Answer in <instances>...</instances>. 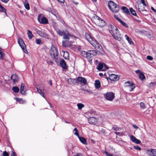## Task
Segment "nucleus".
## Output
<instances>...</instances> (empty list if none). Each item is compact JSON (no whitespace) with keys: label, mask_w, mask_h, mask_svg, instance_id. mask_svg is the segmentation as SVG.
I'll return each mask as SVG.
<instances>
[{"label":"nucleus","mask_w":156,"mask_h":156,"mask_svg":"<svg viewBox=\"0 0 156 156\" xmlns=\"http://www.w3.org/2000/svg\"><path fill=\"white\" fill-rule=\"evenodd\" d=\"M131 84H133V83L129 81H128L125 83L124 86L125 87H129Z\"/></svg>","instance_id":"nucleus-34"},{"label":"nucleus","mask_w":156,"mask_h":156,"mask_svg":"<svg viewBox=\"0 0 156 156\" xmlns=\"http://www.w3.org/2000/svg\"><path fill=\"white\" fill-rule=\"evenodd\" d=\"M64 54L65 55L66 54V55H67V58H68V57L69 53H68V52L67 51H66V52H65Z\"/></svg>","instance_id":"nucleus-62"},{"label":"nucleus","mask_w":156,"mask_h":156,"mask_svg":"<svg viewBox=\"0 0 156 156\" xmlns=\"http://www.w3.org/2000/svg\"><path fill=\"white\" fill-rule=\"evenodd\" d=\"M97 54V51L96 50H89L88 51V55L90 57V59L93 56Z\"/></svg>","instance_id":"nucleus-15"},{"label":"nucleus","mask_w":156,"mask_h":156,"mask_svg":"<svg viewBox=\"0 0 156 156\" xmlns=\"http://www.w3.org/2000/svg\"><path fill=\"white\" fill-rule=\"evenodd\" d=\"M129 10L131 13L132 15L135 16L136 15V14L135 11L132 8H130Z\"/></svg>","instance_id":"nucleus-40"},{"label":"nucleus","mask_w":156,"mask_h":156,"mask_svg":"<svg viewBox=\"0 0 156 156\" xmlns=\"http://www.w3.org/2000/svg\"><path fill=\"white\" fill-rule=\"evenodd\" d=\"M74 134L77 136L78 137L80 136L78 131L75 132L74 133Z\"/></svg>","instance_id":"nucleus-54"},{"label":"nucleus","mask_w":156,"mask_h":156,"mask_svg":"<svg viewBox=\"0 0 156 156\" xmlns=\"http://www.w3.org/2000/svg\"><path fill=\"white\" fill-rule=\"evenodd\" d=\"M135 72L136 74L139 73V74L142 73V72L139 69H138Z\"/></svg>","instance_id":"nucleus-52"},{"label":"nucleus","mask_w":156,"mask_h":156,"mask_svg":"<svg viewBox=\"0 0 156 156\" xmlns=\"http://www.w3.org/2000/svg\"><path fill=\"white\" fill-rule=\"evenodd\" d=\"M37 34L41 37H44L46 38H48L49 36L48 34H46L43 31L38 30L37 29H35Z\"/></svg>","instance_id":"nucleus-9"},{"label":"nucleus","mask_w":156,"mask_h":156,"mask_svg":"<svg viewBox=\"0 0 156 156\" xmlns=\"http://www.w3.org/2000/svg\"><path fill=\"white\" fill-rule=\"evenodd\" d=\"M0 12H3L6 16H7L6 9L3 7L0 4Z\"/></svg>","instance_id":"nucleus-29"},{"label":"nucleus","mask_w":156,"mask_h":156,"mask_svg":"<svg viewBox=\"0 0 156 156\" xmlns=\"http://www.w3.org/2000/svg\"><path fill=\"white\" fill-rule=\"evenodd\" d=\"M105 98L108 100L112 101L114 99V94L112 92L107 93L104 95Z\"/></svg>","instance_id":"nucleus-7"},{"label":"nucleus","mask_w":156,"mask_h":156,"mask_svg":"<svg viewBox=\"0 0 156 156\" xmlns=\"http://www.w3.org/2000/svg\"><path fill=\"white\" fill-rule=\"evenodd\" d=\"M135 87L134 86V83H133V84H131V85L128 87L129 88V90L130 91H131L135 88Z\"/></svg>","instance_id":"nucleus-38"},{"label":"nucleus","mask_w":156,"mask_h":156,"mask_svg":"<svg viewBox=\"0 0 156 156\" xmlns=\"http://www.w3.org/2000/svg\"><path fill=\"white\" fill-rule=\"evenodd\" d=\"M134 148L136 150L140 151L141 150V148L137 145H135L134 146Z\"/></svg>","instance_id":"nucleus-43"},{"label":"nucleus","mask_w":156,"mask_h":156,"mask_svg":"<svg viewBox=\"0 0 156 156\" xmlns=\"http://www.w3.org/2000/svg\"><path fill=\"white\" fill-rule=\"evenodd\" d=\"M95 86L96 88H99L101 87V83L99 80H96L95 81Z\"/></svg>","instance_id":"nucleus-26"},{"label":"nucleus","mask_w":156,"mask_h":156,"mask_svg":"<svg viewBox=\"0 0 156 156\" xmlns=\"http://www.w3.org/2000/svg\"><path fill=\"white\" fill-rule=\"evenodd\" d=\"M140 107L143 109H144L146 108L145 106L143 103L141 102L140 103Z\"/></svg>","instance_id":"nucleus-44"},{"label":"nucleus","mask_w":156,"mask_h":156,"mask_svg":"<svg viewBox=\"0 0 156 156\" xmlns=\"http://www.w3.org/2000/svg\"><path fill=\"white\" fill-rule=\"evenodd\" d=\"M24 84L23 83H22L21 85L20 89V91L21 93L23 95H25L26 94L25 91L24 90Z\"/></svg>","instance_id":"nucleus-22"},{"label":"nucleus","mask_w":156,"mask_h":156,"mask_svg":"<svg viewBox=\"0 0 156 156\" xmlns=\"http://www.w3.org/2000/svg\"><path fill=\"white\" fill-rule=\"evenodd\" d=\"M97 68L98 70L102 71H104L108 69L105 64L101 63L99 64Z\"/></svg>","instance_id":"nucleus-8"},{"label":"nucleus","mask_w":156,"mask_h":156,"mask_svg":"<svg viewBox=\"0 0 156 156\" xmlns=\"http://www.w3.org/2000/svg\"><path fill=\"white\" fill-rule=\"evenodd\" d=\"M95 19L97 20V22H98L99 21H101V24H100L99 26L102 27L105 24V21L101 18H100L99 17L97 16L96 17Z\"/></svg>","instance_id":"nucleus-18"},{"label":"nucleus","mask_w":156,"mask_h":156,"mask_svg":"<svg viewBox=\"0 0 156 156\" xmlns=\"http://www.w3.org/2000/svg\"><path fill=\"white\" fill-rule=\"evenodd\" d=\"M27 34L28 36V38L30 39H31L32 38L34 37V35L32 34V32L30 30H27Z\"/></svg>","instance_id":"nucleus-30"},{"label":"nucleus","mask_w":156,"mask_h":156,"mask_svg":"<svg viewBox=\"0 0 156 156\" xmlns=\"http://www.w3.org/2000/svg\"><path fill=\"white\" fill-rule=\"evenodd\" d=\"M81 55L84 57L86 58L87 59H90V57L88 55V51L87 52L84 51H81Z\"/></svg>","instance_id":"nucleus-19"},{"label":"nucleus","mask_w":156,"mask_h":156,"mask_svg":"<svg viewBox=\"0 0 156 156\" xmlns=\"http://www.w3.org/2000/svg\"><path fill=\"white\" fill-rule=\"evenodd\" d=\"M11 156H16L15 153L13 151H12L11 154Z\"/></svg>","instance_id":"nucleus-58"},{"label":"nucleus","mask_w":156,"mask_h":156,"mask_svg":"<svg viewBox=\"0 0 156 156\" xmlns=\"http://www.w3.org/2000/svg\"><path fill=\"white\" fill-rule=\"evenodd\" d=\"M37 20L41 24H46L48 23V19L46 17L42 16L41 14L38 15L37 17Z\"/></svg>","instance_id":"nucleus-6"},{"label":"nucleus","mask_w":156,"mask_h":156,"mask_svg":"<svg viewBox=\"0 0 156 156\" xmlns=\"http://www.w3.org/2000/svg\"><path fill=\"white\" fill-rule=\"evenodd\" d=\"M73 131L76 132V131H78V130L76 128H75L73 129Z\"/></svg>","instance_id":"nucleus-64"},{"label":"nucleus","mask_w":156,"mask_h":156,"mask_svg":"<svg viewBox=\"0 0 156 156\" xmlns=\"http://www.w3.org/2000/svg\"><path fill=\"white\" fill-rule=\"evenodd\" d=\"M73 156H83L82 154L81 153H77L76 155Z\"/></svg>","instance_id":"nucleus-56"},{"label":"nucleus","mask_w":156,"mask_h":156,"mask_svg":"<svg viewBox=\"0 0 156 156\" xmlns=\"http://www.w3.org/2000/svg\"><path fill=\"white\" fill-rule=\"evenodd\" d=\"M104 153L106 155V156H113V155L112 154H110L108 153V152L106 151H105Z\"/></svg>","instance_id":"nucleus-50"},{"label":"nucleus","mask_w":156,"mask_h":156,"mask_svg":"<svg viewBox=\"0 0 156 156\" xmlns=\"http://www.w3.org/2000/svg\"><path fill=\"white\" fill-rule=\"evenodd\" d=\"M109 78L111 80L114 81H116L119 80V77L118 76L114 74H112L109 75Z\"/></svg>","instance_id":"nucleus-12"},{"label":"nucleus","mask_w":156,"mask_h":156,"mask_svg":"<svg viewBox=\"0 0 156 156\" xmlns=\"http://www.w3.org/2000/svg\"><path fill=\"white\" fill-rule=\"evenodd\" d=\"M58 2L63 3L64 1V0H57Z\"/></svg>","instance_id":"nucleus-63"},{"label":"nucleus","mask_w":156,"mask_h":156,"mask_svg":"<svg viewBox=\"0 0 156 156\" xmlns=\"http://www.w3.org/2000/svg\"><path fill=\"white\" fill-rule=\"evenodd\" d=\"M120 23L124 27L127 28L128 27V25L124 22L122 21V20Z\"/></svg>","instance_id":"nucleus-41"},{"label":"nucleus","mask_w":156,"mask_h":156,"mask_svg":"<svg viewBox=\"0 0 156 156\" xmlns=\"http://www.w3.org/2000/svg\"><path fill=\"white\" fill-rule=\"evenodd\" d=\"M18 42L23 52L26 53H28V51L26 49V45L23 40L21 38H19L18 39Z\"/></svg>","instance_id":"nucleus-5"},{"label":"nucleus","mask_w":156,"mask_h":156,"mask_svg":"<svg viewBox=\"0 0 156 156\" xmlns=\"http://www.w3.org/2000/svg\"><path fill=\"white\" fill-rule=\"evenodd\" d=\"M4 55V53L2 49L0 48V59L2 60L3 59V57Z\"/></svg>","instance_id":"nucleus-33"},{"label":"nucleus","mask_w":156,"mask_h":156,"mask_svg":"<svg viewBox=\"0 0 156 156\" xmlns=\"http://www.w3.org/2000/svg\"><path fill=\"white\" fill-rule=\"evenodd\" d=\"M61 66L64 69H67V66H66V63L65 60L62 59L60 62Z\"/></svg>","instance_id":"nucleus-17"},{"label":"nucleus","mask_w":156,"mask_h":156,"mask_svg":"<svg viewBox=\"0 0 156 156\" xmlns=\"http://www.w3.org/2000/svg\"><path fill=\"white\" fill-rule=\"evenodd\" d=\"M49 52L52 58H54L55 61L57 62V60L58 58V53L57 49L55 47L52 46Z\"/></svg>","instance_id":"nucleus-4"},{"label":"nucleus","mask_w":156,"mask_h":156,"mask_svg":"<svg viewBox=\"0 0 156 156\" xmlns=\"http://www.w3.org/2000/svg\"><path fill=\"white\" fill-rule=\"evenodd\" d=\"M139 78L142 80H144L146 78L145 76L143 73L139 74Z\"/></svg>","instance_id":"nucleus-32"},{"label":"nucleus","mask_w":156,"mask_h":156,"mask_svg":"<svg viewBox=\"0 0 156 156\" xmlns=\"http://www.w3.org/2000/svg\"><path fill=\"white\" fill-rule=\"evenodd\" d=\"M125 37L130 44H134L133 42L132 41L131 38H130L126 34L125 35Z\"/></svg>","instance_id":"nucleus-25"},{"label":"nucleus","mask_w":156,"mask_h":156,"mask_svg":"<svg viewBox=\"0 0 156 156\" xmlns=\"http://www.w3.org/2000/svg\"><path fill=\"white\" fill-rule=\"evenodd\" d=\"M63 38L65 40H69L70 38L74 37L73 35H71L67 31H66L64 33V35H63Z\"/></svg>","instance_id":"nucleus-13"},{"label":"nucleus","mask_w":156,"mask_h":156,"mask_svg":"<svg viewBox=\"0 0 156 156\" xmlns=\"http://www.w3.org/2000/svg\"><path fill=\"white\" fill-rule=\"evenodd\" d=\"M132 126L134 128L136 129H137L138 128V127L135 125L133 124Z\"/></svg>","instance_id":"nucleus-55"},{"label":"nucleus","mask_w":156,"mask_h":156,"mask_svg":"<svg viewBox=\"0 0 156 156\" xmlns=\"http://www.w3.org/2000/svg\"><path fill=\"white\" fill-rule=\"evenodd\" d=\"M2 2L5 3H7L9 0H1Z\"/></svg>","instance_id":"nucleus-57"},{"label":"nucleus","mask_w":156,"mask_h":156,"mask_svg":"<svg viewBox=\"0 0 156 156\" xmlns=\"http://www.w3.org/2000/svg\"><path fill=\"white\" fill-rule=\"evenodd\" d=\"M130 138L131 141L136 144H140L141 143V141L136 139L134 136L133 135H130Z\"/></svg>","instance_id":"nucleus-14"},{"label":"nucleus","mask_w":156,"mask_h":156,"mask_svg":"<svg viewBox=\"0 0 156 156\" xmlns=\"http://www.w3.org/2000/svg\"><path fill=\"white\" fill-rule=\"evenodd\" d=\"M78 138L80 140L82 143L85 145L87 144L86 140L85 138L80 136H79Z\"/></svg>","instance_id":"nucleus-28"},{"label":"nucleus","mask_w":156,"mask_h":156,"mask_svg":"<svg viewBox=\"0 0 156 156\" xmlns=\"http://www.w3.org/2000/svg\"><path fill=\"white\" fill-rule=\"evenodd\" d=\"M13 91L16 93H18L19 91V88L17 87H14L12 88Z\"/></svg>","instance_id":"nucleus-35"},{"label":"nucleus","mask_w":156,"mask_h":156,"mask_svg":"<svg viewBox=\"0 0 156 156\" xmlns=\"http://www.w3.org/2000/svg\"><path fill=\"white\" fill-rule=\"evenodd\" d=\"M85 36L86 39L96 49H99L101 45L95 39H93L90 35L88 33H86Z\"/></svg>","instance_id":"nucleus-2"},{"label":"nucleus","mask_w":156,"mask_h":156,"mask_svg":"<svg viewBox=\"0 0 156 156\" xmlns=\"http://www.w3.org/2000/svg\"><path fill=\"white\" fill-rule=\"evenodd\" d=\"M109 30L115 39L119 41L121 40L122 35L115 26L110 25L109 27Z\"/></svg>","instance_id":"nucleus-1"},{"label":"nucleus","mask_w":156,"mask_h":156,"mask_svg":"<svg viewBox=\"0 0 156 156\" xmlns=\"http://www.w3.org/2000/svg\"><path fill=\"white\" fill-rule=\"evenodd\" d=\"M24 5L25 8L27 10H29L30 9L29 4L28 2L25 0V2H24Z\"/></svg>","instance_id":"nucleus-31"},{"label":"nucleus","mask_w":156,"mask_h":156,"mask_svg":"<svg viewBox=\"0 0 156 156\" xmlns=\"http://www.w3.org/2000/svg\"><path fill=\"white\" fill-rule=\"evenodd\" d=\"M77 106L78 109L81 110L84 107V105L82 103H78L77 105Z\"/></svg>","instance_id":"nucleus-39"},{"label":"nucleus","mask_w":156,"mask_h":156,"mask_svg":"<svg viewBox=\"0 0 156 156\" xmlns=\"http://www.w3.org/2000/svg\"><path fill=\"white\" fill-rule=\"evenodd\" d=\"M3 156H9V154L6 151H4L3 152Z\"/></svg>","instance_id":"nucleus-49"},{"label":"nucleus","mask_w":156,"mask_h":156,"mask_svg":"<svg viewBox=\"0 0 156 156\" xmlns=\"http://www.w3.org/2000/svg\"><path fill=\"white\" fill-rule=\"evenodd\" d=\"M112 129L113 130H115V131H119V129H121L119 128L118 127H117L116 126H113L112 127Z\"/></svg>","instance_id":"nucleus-45"},{"label":"nucleus","mask_w":156,"mask_h":156,"mask_svg":"<svg viewBox=\"0 0 156 156\" xmlns=\"http://www.w3.org/2000/svg\"><path fill=\"white\" fill-rule=\"evenodd\" d=\"M71 44L69 42L67 41H63L62 42V46L65 47H69Z\"/></svg>","instance_id":"nucleus-20"},{"label":"nucleus","mask_w":156,"mask_h":156,"mask_svg":"<svg viewBox=\"0 0 156 156\" xmlns=\"http://www.w3.org/2000/svg\"><path fill=\"white\" fill-rule=\"evenodd\" d=\"M115 133L116 135H118L119 136H121L122 135V133H120V132H115Z\"/></svg>","instance_id":"nucleus-48"},{"label":"nucleus","mask_w":156,"mask_h":156,"mask_svg":"<svg viewBox=\"0 0 156 156\" xmlns=\"http://www.w3.org/2000/svg\"><path fill=\"white\" fill-rule=\"evenodd\" d=\"M37 91L40 94L41 96H42L44 98H45L44 96V93L43 92H42V91L40 89H38V87H36Z\"/></svg>","instance_id":"nucleus-36"},{"label":"nucleus","mask_w":156,"mask_h":156,"mask_svg":"<svg viewBox=\"0 0 156 156\" xmlns=\"http://www.w3.org/2000/svg\"><path fill=\"white\" fill-rule=\"evenodd\" d=\"M67 82L69 84L74 85L77 83V80L75 79H72L71 78H69L68 79Z\"/></svg>","instance_id":"nucleus-16"},{"label":"nucleus","mask_w":156,"mask_h":156,"mask_svg":"<svg viewBox=\"0 0 156 156\" xmlns=\"http://www.w3.org/2000/svg\"><path fill=\"white\" fill-rule=\"evenodd\" d=\"M97 23L98 24L99 26L100 24H101V21H99L98 22H97Z\"/></svg>","instance_id":"nucleus-60"},{"label":"nucleus","mask_w":156,"mask_h":156,"mask_svg":"<svg viewBox=\"0 0 156 156\" xmlns=\"http://www.w3.org/2000/svg\"><path fill=\"white\" fill-rule=\"evenodd\" d=\"M108 6L109 9L113 12L117 13L119 11V6L112 1L108 2Z\"/></svg>","instance_id":"nucleus-3"},{"label":"nucleus","mask_w":156,"mask_h":156,"mask_svg":"<svg viewBox=\"0 0 156 156\" xmlns=\"http://www.w3.org/2000/svg\"><path fill=\"white\" fill-rule=\"evenodd\" d=\"M57 34L60 36H63L65 31L64 30L62 31L59 29H57L56 30Z\"/></svg>","instance_id":"nucleus-23"},{"label":"nucleus","mask_w":156,"mask_h":156,"mask_svg":"<svg viewBox=\"0 0 156 156\" xmlns=\"http://www.w3.org/2000/svg\"><path fill=\"white\" fill-rule=\"evenodd\" d=\"M89 122L91 124H94L95 123L96 119L94 117H90L88 119Z\"/></svg>","instance_id":"nucleus-21"},{"label":"nucleus","mask_w":156,"mask_h":156,"mask_svg":"<svg viewBox=\"0 0 156 156\" xmlns=\"http://www.w3.org/2000/svg\"><path fill=\"white\" fill-rule=\"evenodd\" d=\"M36 41V43L37 44H40L41 43V39H37L35 40Z\"/></svg>","instance_id":"nucleus-42"},{"label":"nucleus","mask_w":156,"mask_h":156,"mask_svg":"<svg viewBox=\"0 0 156 156\" xmlns=\"http://www.w3.org/2000/svg\"><path fill=\"white\" fill-rule=\"evenodd\" d=\"M17 101L20 104H23L26 103V101L23 100L22 98H18Z\"/></svg>","instance_id":"nucleus-37"},{"label":"nucleus","mask_w":156,"mask_h":156,"mask_svg":"<svg viewBox=\"0 0 156 156\" xmlns=\"http://www.w3.org/2000/svg\"><path fill=\"white\" fill-rule=\"evenodd\" d=\"M151 9L154 12H156V10L153 7H151Z\"/></svg>","instance_id":"nucleus-61"},{"label":"nucleus","mask_w":156,"mask_h":156,"mask_svg":"<svg viewBox=\"0 0 156 156\" xmlns=\"http://www.w3.org/2000/svg\"><path fill=\"white\" fill-rule=\"evenodd\" d=\"M122 9L125 13H126L128 15L130 14V12L129 11L128 9L126 7L122 6Z\"/></svg>","instance_id":"nucleus-27"},{"label":"nucleus","mask_w":156,"mask_h":156,"mask_svg":"<svg viewBox=\"0 0 156 156\" xmlns=\"http://www.w3.org/2000/svg\"><path fill=\"white\" fill-rule=\"evenodd\" d=\"M154 83L153 82H151L148 85L149 87H150L154 85Z\"/></svg>","instance_id":"nucleus-53"},{"label":"nucleus","mask_w":156,"mask_h":156,"mask_svg":"<svg viewBox=\"0 0 156 156\" xmlns=\"http://www.w3.org/2000/svg\"><path fill=\"white\" fill-rule=\"evenodd\" d=\"M148 155L151 156H156V150L154 149H148L146 151Z\"/></svg>","instance_id":"nucleus-11"},{"label":"nucleus","mask_w":156,"mask_h":156,"mask_svg":"<svg viewBox=\"0 0 156 156\" xmlns=\"http://www.w3.org/2000/svg\"><path fill=\"white\" fill-rule=\"evenodd\" d=\"M11 78L13 80V82L15 83L18 79V76L16 74H13L12 75Z\"/></svg>","instance_id":"nucleus-24"},{"label":"nucleus","mask_w":156,"mask_h":156,"mask_svg":"<svg viewBox=\"0 0 156 156\" xmlns=\"http://www.w3.org/2000/svg\"><path fill=\"white\" fill-rule=\"evenodd\" d=\"M114 17L119 22L121 21V20L118 17L117 15H114Z\"/></svg>","instance_id":"nucleus-47"},{"label":"nucleus","mask_w":156,"mask_h":156,"mask_svg":"<svg viewBox=\"0 0 156 156\" xmlns=\"http://www.w3.org/2000/svg\"><path fill=\"white\" fill-rule=\"evenodd\" d=\"M76 79L77 80V83L79 82L81 84H83L84 85L86 84L87 83L86 79L83 77L79 76Z\"/></svg>","instance_id":"nucleus-10"},{"label":"nucleus","mask_w":156,"mask_h":156,"mask_svg":"<svg viewBox=\"0 0 156 156\" xmlns=\"http://www.w3.org/2000/svg\"><path fill=\"white\" fill-rule=\"evenodd\" d=\"M49 83L51 86H52V84L51 80H50L49 81Z\"/></svg>","instance_id":"nucleus-59"},{"label":"nucleus","mask_w":156,"mask_h":156,"mask_svg":"<svg viewBox=\"0 0 156 156\" xmlns=\"http://www.w3.org/2000/svg\"><path fill=\"white\" fill-rule=\"evenodd\" d=\"M147 59L148 60L151 61L153 59V58L152 56L148 55L147 57Z\"/></svg>","instance_id":"nucleus-46"},{"label":"nucleus","mask_w":156,"mask_h":156,"mask_svg":"<svg viewBox=\"0 0 156 156\" xmlns=\"http://www.w3.org/2000/svg\"><path fill=\"white\" fill-rule=\"evenodd\" d=\"M141 0V2L142 3L144 6H147V5L146 4L145 2V1H144V0Z\"/></svg>","instance_id":"nucleus-51"}]
</instances>
